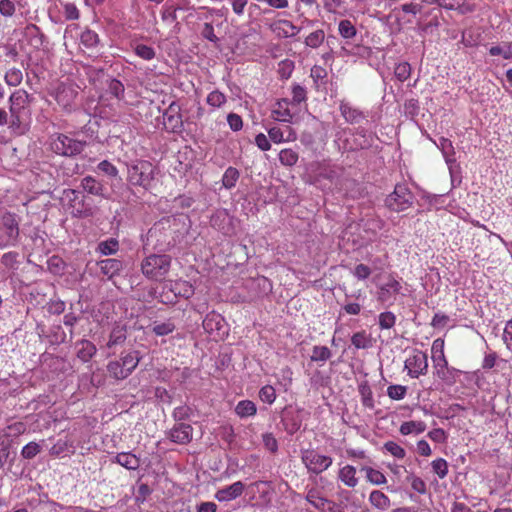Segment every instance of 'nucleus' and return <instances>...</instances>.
I'll return each instance as SVG.
<instances>
[{"label":"nucleus","instance_id":"obj_1","mask_svg":"<svg viewBox=\"0 0 512 512\" xmlns=\"http://www.w3.org/2000/svg\"><path fill=\"white\" fill-rule=\"evenodd\" d=\"M33 97L24 89L15 90L9 97V129L18 134H24L32 119L31 104Z\"/></svg>","mask_w":512,"mask_h":512},{"label":"nucleus","instance_id":"obj_2","mask_svg":"<svg viewBox=\"0 0 512 512\" xmlns=\"http://www.w3.org/2000/svg\"><path fill=\"white\" fill-rule=\"evenodd\" d=\"M174 234L175 231L171 228L169 220H161L148 230L144 247H151L158 252L169 251L176 244Z\"/></svg>","mask_w":512,"mask_h":512},{"label":"nucleus","instance_id":"obj_3","mask_svg":"<svg viewBox=\"0 0 512 512\" xmlns=\"http://www.w3.org/2000/svg\"><path fill=\"white\" fill-rule=\"evenodd\" d=\"M127 181L132 186L148 190L155 178V166L148 160L136 159L127 163Z\"/></svg>","mask_w":512,"mask_h":512},{"label":"nucleus","instance_id":"obj_4","mask_svg":"<svg viewBox=\"0 0 512 512\" xmlns=\"http://www.w3.org/2000/svg\"><path fill=\"white\" fill-rule=\"evenodd\" d=\"M172 258L167 254H151L141 262L143 275L154 281H162L169 273Z\"/></svg>","mask_w":512,"mask_h":512},{"label":"nucleus","instance_id":"obj_5","mask_svg":"<svg viewBox=\"0 0 512 512\" xmlns=\"http://www.w3.org/2000/svg\"><path fill=\"white\" fill-rule=\"evenodd\" d=\"M141 360L138 351L122 353L118 359L112 360L107 364L109 377L120 381L128 378L137 368Z\"/></svg>","mask_w":512,"mask_h":512},{"label":"nucleus","instance_id":"obj_6","mask_svg":"<svg viewBox=\"0 0 512 512\" xmlns=\"http://www.w3.org/2000/svg\"><path fill=\"white\" fill-rule=\"evenodd\" d=\"M194 294V287L186 280H169L163 285L161 298L164 303H174L178 297L189 299Z\"/></svg>","mask_w":512,"mask_h":512},{"label":"nucleus","instance_id":"obj_7","mask_svg":"<svg viewBox=\"0 0 512 512\" xmlns=\"http://www.w3.org/2000/svg\"><path fill=\"white\" fill-rule=\"evenodd\" d=\"M78 89L79 87L72 82H60L50 95L63 110L71 112L75 106Z\"/></svg>","mask_w":512,"mask_h":512},{"label":"nucleus","instance_id":"obj_8","mask_svg":"<svg viewBox=\"0 0 512 512\" xmlns=\"http://www.w3.org/2000/svg\"><path fill=\"white\" fill-rule=\"evenodd\" d=\"M19 237V223L16 215L11 212H6L1 217L0 225V248L14 246Z\"/></svg>","mask_w":512,"mask_h":512},{"label":"nucleus","instance_id":"obj_9","mask_svg":"<svg viewBox=\"0 0 512 512\" xmlns=\"http://www.w3.org/2000/svg\"><path fill=\"white\" fill-rule=\"evenodd\" d=\"M51 149L61 156H75L80 154L85 146V141L71 138L65 134H57L51 141Z\"/></svg>","mask_w":512,"mask_h":512},{"label":"nucleus","instance_id":"obj_10","mask_svg":"<svg viewBox=\"0 0 512 512\" xmlns=\"http://www.w3.org/2000/svg\"><path fill=\"white\" fill-rule=\"evenodd\" d=\"M301 460L308 472L316 475L329 469L333 463L332 457L319 454L314 449L303 450L301 452Z\"/></svg>","mask_w":512,"mask_h":512},{"label":"nucleus","instance_id":"obj_11","mask_svg":"<svg viewBox=\"0 0 512 512\" xmlns=\"http://www.w3.org/2000/svg\"><path fill=\"white\" fill-rule=\"evenodd\" d=\"M414 196L405 184H397L394 191L386 198V206L395 212H401L413 204Z\"/></svg>","mask_w":512,"mask_h":512},{"label":"nucleus","instance_id":"obj_12","mask_svg":"<svg viewBox=\"0 0 512 512\" xmlns=\"http://www.w3.org/2000/svg\"><path fill=\"white\" fill-rule=\"evenodd\" d=\"M404 369L411 378H419L428 372V356L419 349H414L404 362Z\"/></svg>","mask_w":512,"mask_h":512},{"label":"nucleus","instance_id":"obj_13","mask_svg":"<svg viewBox=\"0 0 512 512\" xmlns=\"http://www.w3.org/2000/svg\"><path fill=\"white\" fill-rule=\"evenodd\" d=\"M62 200L74 217L84 218L91 215V209L87 208L84 199L80 197V192L74 189H65Z\"/></svg>","mask_w":512,"mask_h":512},{"label":"nucleus","instance_id":"obj_14","mask_svg":"<svg viewBox=\"0 0 512 512\" xmlns=\"http://www.w3.org/2000/svg\"><path fill=\"white\" fill-rule=\"evenodd\" d=\"M401 290V282L393 274H388L386 281L379 286L377 299L383 304H393Z\"/></svg>","mask_w":512,"mask_h":512},{"label":"nucleus","instance_id":"obj_15","mask_svg":"<svg viewBox=\"0 0 512 512\" xmlns=\"http://www.w3.org/2000/svg\"><path fill=\"white\" fill-rule=\"evenodd\" d=\"M163 125L168 132H181L183 121L181 107L178 103L172 102L163 113Z\"/></svg>","mask_w":512,"mask_h":512},{"label":"nucleus","instance_id":"obj_16","mask_svg":"<svg viewBox=\"0 0 512 512\" xmlns=\"http://www.w3.org/2000/svg\"><path fill=\"white\" fill-rule=\"evenodd\" d=\"M193 428L190 424L177 423L168 432V438L180 445L188 444L192 440Z\"/></svg>","mask_w":512,"mask_h":512},{"label":"nucleus","instance_id":"obj_17","mask_svg":"<svg viewBox=\"0 0 512 512\" xmlns=\"http://www.w3.org/2000/svg\"><path fill=\"white\" fill-rule=\"evenodd\" d=\"M244 489V484L241 481H237L229 486L219 489L215 494V498L219 502H228L241 496Z\"/></svg>","mask_w":512,"mask_h":512},{"label":"nucleus","instance_id":"obj_18","mask_svg":"<svg viewBox=\"0 0 512 512\" xmlns=\"http://www.w3.org/2000/svg\"><path fill=\"white\" fill-rule=\"evenodd\" d=\"M270 29L278 36L283 38L294 37L300 32V28L295 26L291 21L281 19L273 22Z\"/></svg>","mask_w":512,"mask_h":512},{"label":"nucleus","instance_id":"obj_19","mask_svg":"<svg viewBox=\"0 0 512 512\" xmlns=\"http://www.w3.org/2000/svg\"><path fill=\"white\" fill-rule=\"evenodd\" d=\"M337 479L348 488H355L359 484L357 470L350 464H346L338 470Z\"/></svg>","mask_w":512,"mask_h":512},{"label":"nucleus","instance_id":"obj_20","mask_svg":"<svg viewBox=\"0 0 512 512\" xmlns=\"http://www.w3.org/2000/svg\"><path fill=\"white\" fill-rule=\"evenodd\" d=\"M268 136L274 143L290 142L297 139L296 133L291 127H286L283 131L279 127H272L268 130Z\"/></svg>","mask_w":512,"mask_h":512},{"label":"nucleus","instance_id":"obj_21","mask_svg":"<svg viewBox=\"0 0 512 512\" xmlns=\"http://www.w3.org/2000/svg\"><path fill=\"white\" fill-rule=\"evenodd\" d=\"M98 266L103 275L107 276L108 279H112L118 275L123 268V264L120 260L115 258H108L98 262Z\"/></svg>","mask_w":512,"mask_h":512},{"label":"nucleus","instance_id":"obj_22","mask_svg":"<svg viewBox=\"0 0 512 512\" xmlns=\"http://www.w3.org/2000/svg\"><path fill=\"white\" fill-rule=\"evenodd\" d=\"M289 105L290 102L288 99H281L277 101L272 110V118L280 122H291L292 114L290 112Z\"/></svg>","mask_w":512,"mask_h":512},{"label":"nucleus","instance_id":"obj_23","mask_svg":"<svg viewBox=\"0 0 512 512\" xmlns=\"http://www.w3.org/2000/svg\"><path fill=\"white\" fill-rule=\"evenodd\" d=\"M368 501L372 507L378 510H387L391 506L390 498L381 490H372Z\"/></svg>","mask_w":512,"mask_h":512},{"label":"nucleus","instance_id":"obj_24","mask_svg":"<svg viewBox=\"0 0 512 512\" xmlns=\"http://www.w3.org/2000/svg\"><path fill=\"white\" fill-rule=\"evenodd\" d=\"M113 462L123 466L128 470H136L140 466V458L131 452L118 453Z\"/></svg>","mask_w":512,"mask_h":512},{"label":"nucleus","instance_id":"obj_25","mask_svg":"<svg viewBox=\"0 0 512 512\" xmlns=\"http://www.w3.org/2000/svg\"><path fill=\"white\" fill-rule=\"evenodd\" d=\"M338 34L349 44L357 35V28L354 23L349 19H342L338 23Z\"/></svg>","mask_w":512,"mask_h":512},{"label":"nucleus","instance_id":"obj_26","mask_svg":"<svg viewBox=\"0 0 512 512\" xmlns=\"http://www.w3.org/2000/svg\"><path fill=\"white\" fill-rule=\"evenodd\" d=\"M81 187L87 193L94 196H104V185L92 176H86L81 180Z\"/></svg>","mask_w":512,"mask_h":512},{"label":"nucleus","instance_id":"obj_27","mask_svg":"<svg viewBox=\"0 0 512 512\" xmlns=\"http://www.w3.org/2000/svg\"><path fill=\"white\" fill-rule=\"evenodd\" d=\"M361 471L365 473L366 481L375 486H383L387 484V478L380 470L371 466L361 467Z\"/></svg>","mask_w":512,"mask_h":512},{"label":"nucleus","instance_id":"obj_28","mask_svg":"<svg viewBox=\"0 0 512 512\" xmlns=\"http://www.w3.org/2000/svg\"><path fill=\"white\" fill-rule=\"evenodd\" d=\"M77 357L82 362H88L96 354V346L89 340H81L77 343Z\"/></svg>","mask_w":512,"mask_h":512},{"label":"nucleus","instance_id":"obj_29","mask_svg":"<svg viewBox=\"0 0 512 512\" xmlns=\"http://www.w3.org/2000/svg\"><path fill=\"white\" fill-rule=\"evenodd\" d=\"M340 112L344 119L351 124H357L364 119L363 113L360 110L350 106L348 103L342 102L340 104Z\"/></svg>","mask_w":512,"mask_h":512},{"label":"nucleus","instance_id":"obj_30","mask_svg":"<svg viewBox=\"0 0 512 512\" xmlns=\"http://www.w3.org/2000/svg\"><path fill=\"white\" fill-rule=\"evenodd\" d=\"M235 414L240 418H247L256 415L257 407L251 400H241L235 406Z\"/></svg>","mask_w":512,"mask_h":512},{"label":"nucleus","instance_id":"obj_31","mask_svg":"<svg viewBox=\"0 0 512 512\" xmlns=\"http://www.w3.org/2000/svg\"><path fill=\"white\" fill-rule=\"evenodd\" d=\"M439 7L445 10H456L461 14L473 11L472 6L467 4L466 0H441Z\"/></svg>","mask_w":512,"mask_h":512},{"label":"nucleus","instance_id":"obj_32","mask_svg":"<svg viewBox=\"0 0 512 512\" xmlns=\"http://www.w3.org/2000/svg\"><path fill=\"white\" fill-rule=\"evenodd\" d=\"M444 339L437 338L433 341L432 347H431V353H432V361L433 364H441V363H448L445 353H444Z\"/></svg>","mask_w":512,"mask_h":512},{"label":"nucleus","instance_id":"obj_33","mask_svg":"<svg viewBox=\"0 0 512 512\" xmlns=\"http://www.w3.org/2000/svg\"><path fill=\"white\" fill-rule=\"evenodd\" d=\"M358 392L361 396V403L365 408L373 409L375 406L373 392L367 381L359 384Z\"/></svg>","mask_w":512,"mask_h":512},{"label":"nucleus","instance_id":"obj_34","mask_svg":"<svg viewBox=\"0 0 512 512\" xmlns=\"http://www.w3.org/2000/svg\"><path fill=\"white\" fill-rule=\"evenodd\" d=\"M426 430V424L423 421H406L399 428V432L406 436L410 434H420Z\"/></svg>","mask_w":512,"mask_h":512},{"label":"nucleus","instance_id":"obj_35","mask_svg":"<svg viewBox=\"0 0 512 512\" xmlns=\"http://www.w3.org/2000/svg\"><path fill=\"white\" fill-rule=\"evenodd\" d=\"M324 40H325L324 30L317 29V30L309 33L306 36V38L304 40V44L309 48L317 49L324 43Z\"/></svg>","mask_w":512,"mask_h":512},{"label":"nucleus","instance_id":"obj_36","mask_svg":"<svg viewBox=\"0 0 512 512\" xmlns=\"http://www.w3.org/2000/svg\"><path fill=\"white\" fill-rule=\"evenodd\" d=\"M240 172L235 167H228L222 177V185L226 189H232L236 186L237 181L239 180Z\"/></svg>","mask_w":512,"mask_h":512},{"label":"nucleus","instance_id":"obj_37","mask_svg":"<svg viewBox=\"0 0 512 512\" xmlns=\"http://www.w3.org/2000/svg\"><path fill=\"white\" fill-rule=\"evenodd\" d=\"M133 52L143 60L150 61L155 58L156 51L152 46L142 43H135L132 45Z\"/></svg>","mask_w":512,"mask_h":512},{"label":"nucleus","instance_id":"obj_38","mask_svg":"<svg viewBox=\"0 0 512 512\" xmlns=\"http://www.w3.org/2000/svg\"><path fill=\"white\" fill-rule=\"evenodd\" d=\"M176 329V325L171 319L165 322L155 321L152 324V331L156 336H166L171 334Z\"/></svg>","mask_w":512,"mask_h":512},{"label":"nucleus","instance_id":"obj_39","mask_svg":"<svg viewBox=\"0 0 512 512\" xmlns=\"http://www.w3.org/2000/svg\"><path fill=\"white\" fill-rule=\"evenodd\" d=\"M126 340V329L123 326H115L110 335L107 346L109 348L120 345Z\"/></svg>","mask_w":512,"mask_h":512},{"label":"nucleus","instance_id":"obj_40","mask_svg":"<svg viewBox=\"0 0 512 512\" xmlns=\"http://www.w3.org/2000/svg\"><path fill=\"white\" fill-rule=\"evenodd\" d=\"M351 343L356 349H366L371 346V337L362 330L352 335Z\"/></svg>","mask_w":512,"mask_h":512},{"label":"nucleus","instance_id":"obj_41","mask_svg":"<svg viewBox=\"0 0 512 512\" xmlns=\"http://www.w3.org/2000/svg\"><path fill=\"white\" fill-rule=\"evenodd\" d=\"M305 499L317 510L323 508V504L326 501V498L323 497L321 491L317 488L308 489Z\"/></svg>","mask_w":512,"mask_h":512},{"label":"nucleus","instance_id":"obj_42","mask_svg":"<svg viewBox=\"0 0 512 512\" xmlns=\"http://www.w3.org/2000/svg\"><path fill=\"white\" fill-rule=\"evenodd\" d=\"M299 159V155L291 148L282 149L279 153V161L282 165L287 167L294 166Z\"/></svg>","mask_w":512,"mask_h":512},{"label":"nucleus","instance_id":"obj_43","mask_svg":"<svg viewBox=\"0 0 512 512\" xmlns=\"http://www.w3.org/2000/svg\"><path fill=\"white\" fill-rule=\"evenodd\" d=\"M331 356L332 352L327 346L316 345L312 349L310 359L312 362H326Z\"/></svg>","mask_w":512,"mask_h":512},{"label":"nucleus","instance_id":"obj_44","mask_svg":"<svg viewBox=\"0 0 512 512\" xmlns=\"http://www.w3.org/2000/svg\"><path fill=\"white\" fill-rule=\"evenodd\" d=\"M317 177L327 180H334L337 177V172L334 166L326 162L317 163Z\"/></svg>","mask_w":512,"mask_h":512},{"label":"nucleus","instance_id":"obj_45","mask_svg":"<svg viewBox=\"0 0 512 512\" xmlns=\"http://www.w3.org/2000/svg\"><path fill=\"white\" fill-rule=\"evenodd\" d=\"M73 448V442L70 440L59 439L49 450L53 457H59L61 454L70 451Z\"/></svg>","mask_w":512,"mask_h":512},{"label":"nucleus","instance_id":"obj_46","mask_svg":"<svg viewBox=\"0 0 512 512\" xmlns=\"http://www.w3.org/2000/svg\"><path fill=\"white\" fill-rule=\"evenodd\" d=\"M433 472L440 478L444 479L449 472L448 462L444 458H437L431 462Z\"/></svg>","mask_w":512,"mask_h":512},{"label":"nucleus","instance_id":"obj_47","mask_svg":"<svg viewBox=\"0 0 512 512\" xmlns=\"http://www.w3.org/2000/svg\"><path fill=\"white\" fill-rule=\"evenodd\" d=\"M119 249V242L115 238L102 241L98 245V250L103 255L115 254Z\"/></svg>","mask_w":512,"mask_h":512},{"label":"nucleus","instance_id":"obj_48","mask_svg":"<svg viewBox=\"0 0 512 512\" xmlns=\"http://www.w3.org/2000/svg\"><path fill=\"white\" fill-rule=\"evenodd\" d=\"M4 80L9 86H18L23 80L22 71L18 68H11L6 72Z\"/></svg>","mask_w":512,"mask_h":512},{"label":"nucleus","instance_id":"obj_49","mask_svg":"<svg viewBox=\"0 0 512 512\" xmlns=\"http://www.w3.org/2000/svg\"><path fill=\"white\" fill-rule=\"evenodd\" d=\"M384 450L397 459H403L406 456L405 449L394 441H387L383 446Z\"/></svg>","mask_w":512,"mask_h":512},{"label":"nucleus","instance_id":"obj_50","mask_svg":"<svg viewBox=\"0 0 512 512\" xmlns=\"http://www.w3.org/2000/svg\"><path fill=\"white\" fill-rule=\"evenodd\" d=\"M226 96L219 90L210 92L207 96L206 102L214 108H220L226 103Z\"/></svg>","mask_w":512,"mask_h":512},{"label":"nucleus","instance_id":"obj_51","mask_svg":"<svg viewBox=\"0 0 512 512\" xmlns=\"http://www.w3.org/2000/svg\"><path fill=\"white\" fill-rule=\"evenodd\" d=\"M489 54L491 56H502L506 60L512 59L511 44L506 43L503 46H500V45L492 46L489 49Z\"/></svg>","mask_w":512,"mask_h":512},{"label":"nucleus","instance_id":"obj_52","mask_svg":"<svg viewBox=\"0 0 512 512\" xmlns=\"http://www.w3.org/2000/svg\"><path fill=\"white\" fill-rule=\"evenodd\" d=\"M396 323V316L393 312L386 311L380 313L378 324L381 329H391Z\"/></svg>","mask_w":512,"mask_h":512},{"label":"nucleus","instance_id":"obj_53","mask_svg":"<svg viewBox=\"0 0 512 512\" xmlns=\"http://www.w3.org/2000/svg\"><path fill=\"white\" fill-rule=\"evenodd\" d=\"M407 394V387L403 385L393 384L388 386L387 395L392 400H402Z\"/></svg>","mask_w":512,"mask_h":512},{"label":"nucleus","instance_id":"obj_54","mask_svg":"<svg viewBox=\"0 0 512 512\" xmlns=\"http://www.w3.org/2000/svg\"><path fill=\"white\" fill-rule=\"evenodd\" d=\"M41 452V446L37 442L31 441L26 444L21 450V456L24 459H33L37 454Z\"/></svg>","mask_w":512,"mask_h":512},{"label":"nucleus","instance_id":"obj_55","mask_svg":"<svg viewBox=\"0 0 512 512\" xmlns=\"http://www.w3.org/2000/svg\"><path fill=\"white\" fill-rule=\"evenodd\" d=\"M394 74L399 81H406L411 75L410 64L408 62H402L397 64L394 69Z\"/></svg>","mask_w":512,"mask_h":512},{"label":"nucleus","instance_id":"obj_56","mask_svg":"<svg viewBox=\"0 0 512 512\" xmlns=\"http://www.w3.org/2000/svg\"><path fill=\"white\" fill-rule=\"evenodd\" d=\"M222 320L221 315L215 312H211L206 315L203 320V327L207 332H211L213 330V325L215 324L216 328L219 329L218 325Z\"/></svg>","mask_w":512,"mask_h":512},{"label":"nucleus","instance_id":"obj_57","mask_svg":"<svg viewBox=\"0 0 512 512\" xmlns=\"http://www.w3.org/2000/svg\"><path fill=\"white\" fill-rule=\"evenodd\" d=\"M407 480L409 481L411 488L416 491L419 494H425L427 491L426 483L422 478L419 476H416L414 474H410L407 477Z\"/></svg>","mask_w":512,"mask_h":512},{"label":"nucleus","instance_id":"obj_58","mask_svg":"<svg viewBox=\"0 0 512 512\" xmlns=\"http://www.w3.org/2000/svg\"><path fill=\"white\" fill-rule=\"evenodd\" d=\"M260 399L268 404H272L276 399V391L273 386L265 385L259 391Z\"/></svg>","mask_w":512,"mask_h":512},{"label":"nucleus","instance_id":"obj_59","mask_svg":"<svg viewBox=\"0 0 512 512\" xmlns=\"http://www.w3.org/2000/svg\"><path fill=\"white\" fill-rule=\"evenodd\" d=\"M81 43L86 47H94L97 45L98 34L92 30H86L81 34Z\"/></svg>","mask_w":512,"mask_h":512},{"label":"nucleus","instance_id":"obj_60","mask_svg":"<svg viewBox=\"0 0 512 512\" xmlns=\"http://www.w3.org/2000/svg\"><path fill=\"white\" fill-rule=\"evenodd\" d=\"M98 171L110 176V177H117L118 176V169L117 167L109 162L108 160H103L97 165Z\"/></svg>","mask_w":512,"mask_h":512},{"label":"nucleus","instance_id":"obj_61","mask_svg":"<svg viewBox=\"0 0 512 512\" xmlns=\"http://www.w3.org/2000/svg\"><path fill=\"white\" fill-rule=\"evenodd\" d=\"M306 100V89L299 85L294 84L292 86V102L295 104H300Z\"/></svg>","mask_w":512,"mask_h":512},{"label":"nucleus","instance_id":"obj_62","mask_svg":"<svg viewBox=\"0 0 512 512\" xmlns=\"http://www.w3.org/2000/svg\"><path fill=\"white\" fill-rule=\"evenodd\" d=\"M449 321L450 318L448 315L438 312L434 314L430 325L435 329H441L444 328Z\"/></svg>","mask_w":512,"mask_h":512},{"label":"nucleus","instance_id":"obj_63","mask_svg":"<svg viewBox=\"0 0 512 512\" xmlns=\"http://www.w3.org/2000/svg\"><path fill=\"white\" fill-rule=\"evenodd\" d=\"M64 16L67 20H77L79 19L80 12L75 4L73 3H64L63 4Z\"/></svg>","mask_w":512,"mask_h":512},{"label":"nucleus","instance_id":"obj_64","mask_svg":"<svg viewBox=\"0 0 512 512\" xmlns=\"http://www.w3.org/2000/svg\"><path fill=\"white\" fill-rule=\"evenodd\" d=\"M503 341L506 347L512 352V320H509L503 331Z\"/></svg>","mask_w":512,"mask_h":512}]
</instances>
